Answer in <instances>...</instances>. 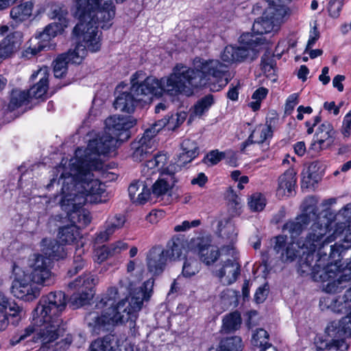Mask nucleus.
Segmentation results:
<instances>
[{
    "mask_svg": "<svg viewBox=\"0 0 351 351\" xmlns=\"http://www.w3.org/2000/svg\"><path fill=\"white\" fill-rule=\"evenodd\" d=\"M261 69L267 76H274L276 72V60L274 56L269 53H265L261 58Z\"/></svg>",
    "mask_w": 351,
    "mask_h": 351,
    "instance_id": "nucleus-46",
    "label": "nucleus"
},
{
    "mask_svg": "<svg viewBox=\"0 0 351 351\" xmlns=\"http://www.w3.org/2000/svg\"><path fill=\"white\" fill-rule=\"evenodd\" d=\"M201 224L199 219L193 220L192 221H184L181 224L177 225L174 227L176 232H183L189 230L193 227H197Z\"/></svg>",
    "mask_w": 351,
    "mask_h": 351,
    "instance_id": "nucleus-57",
    "label": "nucleus"
},
{
    "mask_svg": "<svg viewBox=\"0 0 351 351\" xmlns=\"http://www.w3.org/2000/svg\"><path fill=\"white\" fill-rule=\"evenodd\" d=\"M101 1H98L97 8H94L91 12V21L97 23L102 29H108L112 25V20L115 16V5L112 0H106L103 4ZM115 1L119 3H123L124 0Z\"/></svg>",
    "mask_w": 351,
    "mask_h": 351,
    "instance_id": "nucleus-15",
    "label": "nucleus"
},
{
    "mask_svg": "<svg viewBox=\"0 0 351 351\" xmlns=\"http://www.w3.org/2000/svg\"><path fill=\"white\" fill-rule=\"evenodd\" d=\"M319 37V32L316 26L310 32L309 38L307 43L306 49H311L315 44Z\"/></svg>",
    "mask_w": 351,
    "mask_h": 351,
    "instance_id": "nucleus-61",
    "label": "nucleus"
},
{
    "mask_svg": "<svg viewBox=\"0 0 351 351\" xmlns=\"http://www.w3.org/2000/svg\"><path fill=\"white\" fill-rule=\"evenodd\" d=\"M49 75L47 68L40 69L32 73L31 80L34 81L38 77L39 80L27 90L31 99L41 98L45 95L49 88Z\"/></svg>",
    "mask_w": 351,
    "mask_h": 351,
    "instance_id": "nucleus-22",
    "label": "nucleus"
},
{
    "mask_svg": "<svg viewBox=\"0 0 351 351\" xmlns=\"http://www.w3.org/2000/svg\"><path fill=\"white\" fill-rule=\"evenodd\" d=\"M230 77L228 66L219 60L195 58L193 68L176 64L168 76L160 80L138 71L131 76L130 90L140 97L141 101L147 97H161L164 93L189 97L195 89L206 85H209L210 90L219 91L228 84Z\"/></svg>",
    "mask_w": 351,
    "mask_h": 351,
    "instance_id": "nucleus-1",
    "label": "nucleus"
},
{
    "mask_svg": "<svg viewBox=\"0 0 351 351\" xmlns=\"http://www.w3.org/2000/svg\"><path fill=\"white\" fill-rule=\"evenodd\" d=\"M186 117V112H180L160 120L165 123V127L167 126L169 130H174L184 122Z\"/></svg>",
    "mask_w": 351,
    "mask_h": 351,
    "instance_id": "nucleus-44",
    "label": "nucleus"
},
{
    "mask_svg": "<svg viewBox=\"0 0 351 351\" xmlns=\"http://www.w3.org/2000/svg\"><path fill=\"white\" fill-rule=\"evenodd\" d=\"M84 254V250L82 246L78 247L75 250L73 257V265L71 269L68 271V275L71 277L82 270L85 265V261L82 257Z\"/></svg>",
    "mask_w": 351,
    "mask_h": 351,
    "instance_id": "nucleus-47",
    "label": "nucleus"
},
{
    "mask_svg": "<svg viewBox=\"0 0 351 351\" xmlns=\"http://www.w3.org/2000/svg\"><path fill=\"white\" fill-rule=\"evenodd\" d=\"M164 127L165 123L162 121L158 120L145 130L143 135L140 139L144 140L147 143H150L152 145L155 146L154 137Z\"/></svg>",
    "mask_w": 351,
    "mask_h": 351,
    "instance_id": "nucleus-43",
    "label": "nucleus"
},
{
    "mask_svg": "<svg viewBox=\"0 0 351 351\" xmlns=\"http://www.w3.org/2000/svg\"><path fill=\"white\" fill-rule=\"evenodd\" d=\"M267 93L268 90L266 88L261 87L254 91L252 97L256 101H261L266 97Z\"/></svg>",
    "mask_w": 351,
    "mask_h": 351,
    "instance_id": "nucleus-63",
    "label": "nucleus"
},
{
    "mask_svg": "<svg viewBox=\"0 0 351 351\" xmlns=\"http://www.w3.org/2000/svg\"><path fill=\"white\" fill-rule=\"evenodd\" d=\"M221 267L214 271L215 276L224 285L235 282L241 273V265L235 258H228L221 261Z\"/></svg>",
    "mask_w": 351,
    "mask_h": 351,
    "instance_id": "nucleus-17",
    "label": "nucleus"
},
{
    "mask_svg": "<svg viewBox=\"0 0 351 351\" xmlns=\"http://www.w3.org/2000/svg\"><path fill=\"white\" fill-rule=\"evenodd\" d=\"M268 7L265 10L266 16L272 18L278 25L290 14V10L285 4L286 0H266Z\"/></svg>",
    "mask_w": 351,
    "mask_h": 351,
    "instance_id": "nucleus-24",
    "label": "nucleus"
},
{
    "mask_svg": "<svg viewBox=\"0 0 351 351\" xmlns=\"http://www.w3.org/2000/svg\"><path fill=\"white\" fill-rule=\"evenodd\" d=\"M3 309H8V313L10 316L12 317H18L20 319L22 316L23 308L15 302L9 301L8 299H7V304L4 306H2L1 310L3 311Z\"/></svg>",
    "mask_w": 351,
    "mask_h": 351,
    "instance_id": "nucleus-54",
    "label": "nucleus"
},
{
    "mask_svg": "<svg viewBox=\"0 0 351 351\" xmlns=\"http://www.w3.org/2000/svg\"><path fill=\"white\" fill-rule=\"evenodd\" d=\"M184 248L182 241L180 239H173L170 241L165 249V254L168 260H176L179 258Z\"/></svg>",
    "mask_w": 351,
    "mask_h": 351,
    "instance_id": "nucleus-42",
    "label": "nucleus"
},
{
    "mask_svg": "<svg viewBox=\"0 0 351 351\" xmlns=\"http://www.w3.org/2000/svg\"><path fill=\"white\" fill-rule=\"evenodd\" d=\"M99 0H75L72 8L73 16L79 23L73 30L79 43L73 51L58 56L53 62V73L56 78L62 77L66 73L69 62L80 64L86 56L87 51L97 52L101 48V38L95 21H91V12L97 8Z\"/></svg>",
    "mask_w": 351,
    "mask_h": 351,
    "instance_id": "nucleus-5",
    "label": "nucleus"
},
{
    "mask_svg": "<svg viewBox=\"0 0 351 351\" xmlns=\"http://www.w3.org/2000/svg\"><path fill=\"white\" fill-rule=\"evenodd\" d=\"M164 215H165V213L162 210H153L146 217V219L152 223H156L160 219H162L164 217Z\"/></svg>",
    "mask_w": 351,
    "mask_h": 351,
    "instance_id": "nucleus-59",
    "label": "nucleus"
},
{
    "mask_svg": "<svg viewBox=\"0 0 351 351\" xmlns=\"http://www.w3.org/2000/svg\"><path fill=\"white\" fill-rule=\"evenodd\" d=\"M117 347V340L112 335H107L98 338L90 346V351H114Z\"/></svg>",
    "mask_w": 351,
    "mask_h": 351,
    "instance_id": "nucleus-36",
    "label": "nucleus"
},
{
    "mask_svg": "<svg viewBox=\"0 0 351 351\" xmlns=\"http://www.w3.org/2000/svg\"><path fill=\"white\" fill-rule=\"evenodd\" d=\"M317 163L312 162L308 169L302 173V184L306 185V187L313 186L314 183L317 182V175L315 172Z\"/></svg>",
    "mask_w": 351,
    "mask_h": 351,
    "instance_id": "nucleus-49",
    "label": "nucleus"
},
{
    "mask_svg": "<svg viewBox=\"0 0 351 351\" xmlns=\"http://www.w3.org/2000/svg\"><path fill=\"white\" fill-rule=\"evenodd\" d=\"M268 332L263 328H258L256 330V332H254L252 335V343L254 346L260 348L265 346L266 343H269L268 342Z\"/></svg>",
    "mask_w": 351,
    "mask_h": 351,
    "instance_id": "nucleus-50",
    "label": "nucleus"
},
{
    "mask_svg": "<svg viewBox=\"0 0 351 351\" xmlns=\"http://www.w3.org/2000/svg\"><path fill=\"white\" fill-rule=\"evenodd\" d=\"M145 160V163L142 165L141 172L145 177L148 178L155 173L158 169L154 157L151 159L147 158Z\"/></svg>",
    "mask_w": 351,
    "mask_h": 351,
    "instance_id": "nucleus-53",
    "label": "nucleus"
},
{
    "mask_svg": "<svg viewBox=\"0 0 351 351\" xmlns=\"http://www.w3.org/2000/svg\"><path fill=\"white\" fill-rule=\"evenodd\" d=\"M176 182L174 173L167 171L154 183L152 194L156 197H163L171 191Z\"/></svg>",
    "mask_w": 351,
    "mask_h": 351,
    "instance_id": "nucleus-25",
    "label": "nucleus"
},
{
    "mask_svg": "<svg viewBox=\"0 0 351 351\" xmlns=\"http://www.w3.org/2000/svg\"><path fill=\"white\" fill-rule=\"evenodd\" d=\"M296 171L293 168L287 169L278 178V186L276 190L277 195L282 198L293 195L296 184Z\"/></svg>",
    "mask_w": 351,
    "mask_h": 351,
    "instance_id": "nucleus-23",
    "label": "nucleus"
},
{
    "mask_svg": "<svg viewBox=\"0 0 351 351\" xmlns=\"http://www.w3.org/2000/svg\"><path fill=\"white\" fill-rule=\"evenodd\" d=\"M335 220L337 222L335 225L332 232L327 237L325 235L322 239L318 253L320 256L317 260V267L320 264H324L327 259L332 258V261H336V258L339 259L341 253L348 250L345 248L346 243H336L331 245H328V244L341 235H343V239H345L346 230L351 224V203L346 204L339 211L335 216Z\"/></svg>",
    "mask_w": 351,
    "mask_h": 351,
    "instance_id": "nucleus-10",
    "label": "nucleus"
},
{
    "mask_svg": "<svg viewBox=\"0 0 351 351\" xmlns=\"http://www.w3.org/2000/svg\"><path fill=\"white\" fill-rule=\"evenodd\" d=\"M31 272L27 276L37 285L50 286L55 282V275L51 271V263L46 256L34 254L28 259Z\"/></svg>",
    "mask_w": 351,
    "mask_h": 351,
    "instance_id": "nucleus-11",
    "label": "nucleus"
},
{
    "mask_svg": "<svg viewBox=\"0 0 351 351\" xmlns=\"http://www.w3.org/2000/svg\"><path fill=\"white\" fill-rule=\"evenodd\" d=\"M154 158L158 165V169H162L167 162V156L166 154L160 153L154 156Z\"/></svg>",
    "mask_w": 351,
    "mask_h": 351,
    "instance_id": "nucleus-64",
    "label": "nucleus"
},
{
    "mask_svg": "<svg viewBox=\"0 0 351 351\" xmlns=\"http://www.w3.org/2000/svg\"><path fill=\"white\" fill-rule=\"evenodd\" d=\"M32 3L25 2L13 7L10 10V16L16 22H21L26 20L32 14Z\"/></svg>",
    "mask_w": 351,
    "mask_h": 351,
    "instance_id": "nucleus-39",
    "label": "nucleus"
},
{
    "mask_svg": "<svg viewBox=\"0 0 351 351\" xmlns=\"http://www.w3.org/2000/svg\"><path fill=\"white\" fill-rule=\"evenodd\" d=\"M241 324V314L238 311H234L226 315L222 319L221 332L228 334L237 330Z\"/></svg>",
    "mask_w": 351,
    "mask_h": 351,
    "instance_id": "nucleus-35",
    "label": "nucleus"
},
{
    "mask_svg": "<svg viewBox=\"0 0 351 351\" xmlns=\"http://www.w3.org/2000/svg\"><path fill=\"white\" fill-rule=\"evenodd\" d=\"M12 274L14 280L11 290L13 295L24 301H33L40 295V289L38 285L31 281L27 275H25L21 268L15 263L12 265Z\"/></svg>",
    "mask_w": 351,
    "mask_h": 351,
    "instance_id": "nucleus-12",
    "label": "nucleus"
},
{
    "mask_svg": "<svg viewBox=\"0 0 351 351\" xmlns=\"http://www.w3.org/2000/svg\"><path fill=\"white\" fill-rule=\"evenodd\" d=\"M57 32L58 26L56 25H48L45 29L42 32L39 33L38 36L36 37V39L40 40L37 43V46L28 47L25 50L23 56L29 59L43 50L49 49L51 46L49 41L51 38H54L57 35Z\"/></svg>",
    "mask_w": 351,
    "mask_h": 351,
    "instance_id": "nucleus-19",
    "label": "nucleus"
},
{
    "mask_svg": "<svg viewBox=\"0 0 351 351\" xmlns=\"http://www.w3.org/2000/svg\"><path fill=\"white\" fill-rule=\"evenodd\" d=\"M214 104V97L212 95H207L199 99L194 105L191 114L195 117H201L208 111Z\"/></svg>",
    "mask_w": 351,
    "mask_h": 351,
    "instance_id": "nucleus-41",
    "label": "nucleus"
},
{
    "mask_svg": "<svg viewBox=\"0 0 351 351\" xmlns=\"http://www.w3.org/2000/svg\"><path fill=\"white\" fill-rule=\"evenodd\" d=\"M268 291L265 287H260L257 289L255 295L254 300L256 303H262L266 299Z\"/></svg>",
    "mask_w": 351,
    "mask_h": 351,
    "instance_id": "nucleus-60",
    "label": "nucleus"
},
{
    "mask_svg": "<svg viewBox=\"0 0 351 351\" xmlns=\"http://www.w3.org/2000/svg\"><path fill=\"white\" fill-rule=\"evenodd\" d=\"M271 136L272 130L270 125H258L252 132L247 139L242 143L241 149L243 152H246V149L249 145L254 143L263 144Z\"/></svg>",
    "mask_w": 351,
    "mask_h": 351,
    "instance_id": "nucleus-27",
    "label": "nucleus"
},
{
    "mask_svg": "<svg viewBox=\"0 0 351 351\" xmlns=\"http://www.w3.org/2000/svg\"><path fill=\"white\" fill-rule=\"evenodd\" d=\"M200 270V263L193 258H186L182 266V274L185 278H191Z\"/></svg>",
    "mask_w": 351,
    "mask_h": 351,
    "instance_id": "nucleus-45",
    "label": "nucleus"
},
{
    "mask_svg": "<svg viewBox=\"0 0 351 351\" xmlns=\"http://www.w3.org/2000/svg\"><path fill=\"white\" fill-rule=\"evenodd\" d=\"M125 221V216L123 214L114 213L110 215L103 227L96 234V243H102L108 241L117 230L124 226Z\"/></svg>",
    "mask_w": 351,
    "mask_h": 351,
    "instance_id": "nucleus-16",
    "label": "nucleus"
},
{
    "mask_svg": "<svg viewBox=\"0 0 351 351\" xmlns=\"http://www.w3.org/2000/svg\"><path fill=\"white\" fill-rule=\"evenodd\" d=\"M118 140L104 130L101 135L91 140L86 149L77 148L75 156L69 161V171L72 175L79 173L80 176L89 174L91 178H97L90 173L91 169H101L103 162L99 159L100 155H106L115 150Z\"/></svg>",
    "mask_w": 351,
    "mask_h": 351,
    "instance_id": "nucleus-8",
    "label": "nucleus"
},
{
    "mask_svg": "<svg viewBox=\"0 0 351 351\" xmlns=\"http://www.w3.org/2000/svg\"><path fill=\"white\" fill-rule=\"evenodd\" d=\"M325 333L335 341H346L345 338L351 336V316H346L339 321L330 322L327 326Z\"/></svg>",
    "mask_w": 351,
    "mask_h": 351,
    "instance_id": "nucleus-20",
    "label": "nucleus"
},
{
    "mask_svg": "<svg viewBox=\"0 0 351 351\" xmlns=\"http://www.w3.org/2000/svg\"><path fill=\"white\" fill-rule=\"evenodd\" d=\"M225 157L223 152H220L218 150H213L209 152L204 158V162L210 165H217Z\"/></svg>",
    "mask_w": 351,
    "mask_h": 351,
    "instance_id": "nucleus-55",
    "label": "nucleus"
},
{
    "mask_svg": "<svg viewBox=\"0 0 351 351\" xmlns=\"http://www.w3.org/2000/svg\"><path fill=\"white\" fill-rule=\"evenodd\" d=\"M167 261L165 248L160 245L154 246L147 253V270L153 275H159L164 271Z\"/></svg>",
    "mask_w": 351,
    "mask_h": 351,
    "instance_id": "nucleus-18",
    "label": "nucleus"
},
{
    "mask_svg": "<svg viewBox=\"0 0 351 351\" xmlns=\"http://www.w3.org/2000/svg\"><path fill=\"white\" fill-rule=\"evenodd\" d=\"M181 148L185 154H188L191 159H194L198 155V147L194 141L185 139L181 143Z\"/></svg>",
    "mask_w": 351,
    "mask_h": 351,
    "instance_id": "nucleus-51",
    "label": "nucleus"
},
{
    "mask_svg": "<svg viewBox=\"0 0 351 351\" xmlns=\"http://www.w3.org/2000/svg\"><path fill=\"white\" fill-rule=\"evenodd\" d=\"M328 224H315L311 231L305 240H301L298 243L299 247L306 248L308 253L300 267L304 272H311L315 281L326 282L329 281L324 287V291L329 293H337L341 292L347 287V283L351 280L350 275L344 274L341 275L337 280L330 281L336 276V270L339 266L342 254L339 259L332 261V258L327 259L324 264L316 266L319 258V249L321 247L322 238L326 235Z\"/></svg>",
    "mask_w": 351,
    "mask_h": 351,
    "instance_id": "nucleus-6",
    "label": "nucleus"
},
{
    "mask_svg": "<svg viewBox=\"0 0 351 351\" xmlns=\"http://www.w3.org/2000/svg\"><path fill=\"white\" fill-rule=\"evenodd\" d=\"M136 123V121L130 117L111 116L105 121V128L107 134L116 137L118 141L128 140L130 136L129 130Z\"/></svg>",
    "mask_w": 351,
    "mask_h": 351,
    "instance_id": "nucleus-14",
    "label": "nucleus"
},
{
    "mask_svg": "<svg viewBox=\"0 0 351 351\" xmlns=\"http://www.w3.org/2000/svg\"><path fill=\"white\" fill-rule=\"evenodd\" d=\"M35 311V309L34 310ZM34 312V311H33ZM34 315V313H32V315ZM32 320L34 321V319H32ZM33 324L34 325H30L29 326H27V328H25L24 329V330L21 331L20 334H19L18 337H14L12 339V343L13 345H15L19 342H21V341H23L25 339H26L28 337H29L31 335L33 334V332L35 331V328L34 326H36L38 328H40L39 329L41 328V327L40 326H36V324H34V323L33 322ZM39 331L37 332V333Z\"/></svg>",
    "mask_w": 351,
    "mask_h": 351,
    "instance_id": "nucleus-52",
    "label": "nucleus"
},
{
    "mask_svg": "<svg viewBox=\"0 0 351 351\" xmlns=\"http://www.w3.org/2000/svg\"><path fill=\"white\" fill-rule=\"evenodd\" d=\"M119 286L121 292L130 293V300L123 299L115 304L119 298L118 289L110 288L97 304L99 308H104L102 314L91 312L85 318L93 332L99 334L101 330H108V326L118 324L128 323L130 328H134L138 313L143 302L148 300L151 296L153 281L147 280L142 287L134 289L133 284L128 278H125L120 280Z\"/></svg>",
    "mask_w": 351,
    "mask_h": 351,
    "instance_id": "nucleus-2",
    "label": "nucleus"
},
{
    "mask_svg": "<svg viewBox=\"0 0 351 351\" xmlns=\"http://www.w3.org/2000/svg\"><path fill=\"white\" fill-rule=\"evenodd\" d=\"M132 148L134 149L132 155L133 160L141 162L151 156L152 153L155 149V146L152 145L150 143H147L144 140L139 139L132 143Z\"/></svg>",
    "mask_w": 351,
    "mask_h": 351,
    "instance_id": "nucleus-33",
    "label": "nucleus"
},
{
    "mask_svg": "<svg viewBox=\"0 0 351 351\" xmlns=\"http://www.w3.org/2000/svg\"><path fill=\"white\" fill-rule=\"evenodd\" d=\"M197 247L199 258L206 265L213 264L220 256L219 250L207 242L198 243Z\"/></svg>",
    "mask_w": 351,
    "mask_h": 351,
    "instance_id": "nucleus-32",
    "label": "nucleus"
},
{
    "mask_svg": "<svg viewBox=\"0 0 351 351\" xmlns=\"http://www.w3.org/2000/svg\"><path fill=\"white\" fill-rule=\"evenodd\" d=\"M41 245L43 252L53 260L63 259L68 253V248L54 239H43Z\"/></svg>",
    "mask_w": 351,
    "mask_h": 351,
    "instance_id": "nucleus-26",
    "label": "nucleus"
},
{
    "mask_svg": "<svg viewBox=\"0 0 351 351\" xmlns=\"http://www.w3.org/2000/svg\"><path fill=\"white\" fill-rule=\"evenodd\" d=\"M315 346L316 351H345L348 348V345L346 341H335L326 334L324 337L315 338Z\"/></svg>",
    "mask_w": 351,
    "mask_h": 351,
    "instance_id": "nucleus-31",
    "label": "nucleus"
},
{
    "mask_svg": "<svg viewBox=\"0 0 351 351\" xmlns=\"http://www.w3.org/2000/svg\"><path fill=\"white\" fill-rule=\"evenodd\" d=\"M58 238L64 244H72L80 238V229L75 225H67L59 228Z\"/></svg>",
    "mask_w": 351,
    "mask_h": 351,
    "instance_id": "nucleus-37",
    "label": "nucleus"
},
{
    "mask_svg": "<svg viewBox=\"0 0 351 351\" xmlns=\"http://www.w3.org/2000/svg\"><path fill=\"white\" fill-rule=\"evenodd\" d=\"M99 282L97 275L86 274L69 284L71 289H82V292L74 293L70 298L73 308H80L88 302L93 296L92 289Z\"/></svg>",
    "mask_w": 351,
    "mask_h": 351,
    "instance_id": "nucleus-13",
    "label": "nucleus"
},
{
    "mask_svg": "<svg viewBox=\"0 0 351 351\" xmlns=\"http://www.w3.org/2000/svg\"><path fill=\"white\" fill-rule=\"evenodd\" d=\"M248 205L252 211H261L266 206V199L262 193H255L250 196Z\"/></svg>",
    "mask_w": 351,
    "mask_h": 351,
    "instance_id": "nucleus-48",
    "label": "nucleus"
},
{
    "mask_svg": "<svg viewBox=\"0 0 351 351\" xmlns=\"http://www.w3.org/2000/svg\"><path fill=\"white\" fill-rule=\"evenodd\" d=\"M298 103V95L296 93L290 95L285 105V109L287 111L291 110Z\"/></svg>",
    "mask_w": 351,
    "mask_h": 351,
    "instance_id": "nucleus-62",
    "label": "nucleus"
},
{
    "mask_svg": "<svg viewBox=\"0 0 351 351\" xmlns=\"http://www.w3.org/2000/svg\"><path fill=\"white\" fill-rule=\"evenodd\" d=\"M302 211L300 215L294 220L287 221L282 227V231L290 235L292 242H287V236L279 235L275 237L274 249L277 254H280V258L283 262L293 261L298 256H300V251L302 250L300 263H302L308 250L306 248L299 247L298 243L306 239L315 224H328L326 235L332 230V221L326 217L318 219L317 208L313 197L305 199Z\"/></svg>",
    "mask_w": 351,
    "mask_h": 351,
    "instance_id": "nucleus-7",
    "label": "nucleus"
},
{
    "mask_svg": "<svg viewBox=\"0 0 351 351\" xmlns=\"http://www.w3.org/2000/svg\"><path fill=\"white\" fill-rule=\"evenodd\" d=\"M218 232L221 237L233 241L237 237V230L230 219L221 220L218 223Z\"/></svg>",
    "mask_w": 351,
    "mask_h": 351,
    "instance_id": "nucleus-38",
    "label": "nucleus"
},
{
    "mask_svg": "<svg viewBox=\"0 0 351 351\" xmlns=\"http://www.w3.org/2000/svg\"><path fill=\"white\" fill-rule=\"evenodd\" d=\"M14 45L9 40H4L0 43V58H6L12 53Z\"/></svg>",
    "mask_w": 351,
    "mask_h": 351,
    "instance_id": "nucleus-56",
    "label": "nucleus"
},
{
    "mask_svg": "<svg viewBox=\"0 0 351 351\" xmlns=\"http://www.w3.org/2000/svg\"><path fill=\"white\" fill-rule=\"evenodd\" d=\"M335 133L330 123L324 122L318 127L311 148L318 152L323 149L325 143H327V145H331L334 142Z\"/></svg>",
    "mask_w": 351,
    "mask_h": 351,
    "instance_id": "nucleus-21",
    "label": "nucleus"
},
{
    "mask_svg": "<svg viewBox=\"0 0 351 351\" xmlns=\"http://www.w3.org/2000/svg\"><path fill=\"white\" fill-rule=\"evenodd\" d=\"M90 176L64 172L58 180V184H62L61 208L66 213L71 224L78 229L87 226L91 221L90 212L83 208L86 202L99 204L107 201L106 184Z\"/></svg>",
    "mask_w": 351,
    "mask_h": 351,
    "instance_id": "nucleus-3",
    "label": "nucleus"
},
{
    "mask_svg": "<svg viewBox=\"0 0 351 351\" xmlns=\"http://www.w3.org/2000/svg\"><path fill=\"white\" fill-rule=\"evenodd\" d=\"M128 193L131 201L133 203L144 204L151 195L149 189L145 185L143 181H135L129 186Z\"/></svg>",
    "mask_w": 351,
    "mask_h": 351,
    "instance_id": "nucleus-30",
    "label": "nucleus"
},
{
    "mask_svg": "<svg viewBox=\"0 0 351 351\" xmlns=\"http://www.w3.org/2000/svg\"><path fill=\"white\" fill-rule=\"evenodd\" d=\"M280 25L269 16L263 12V16L256 20L252 25V32L254 34L246 32L239 38V42L244 45L241 47L228 45L225 47L221 55L223 62L228 63L241 62L244 61L251 53L256 50V47L263 44V39L258 35L268 34L277 31Z\"/></svg>",
    "mask_w": 351,
    "mask_h": 351,
    "instance_id": "nucleus-9",
    "label": "nucleus"
},
{
    "mask_svg": "<svg viewBox=\"0 0 351 351\" xmlns=\"http://www.w3.org/2000/svg\"><path fill=\"white\" fill-rule=\"evenodd\" d=\"M66 306V296L62 291L51 292L40 299L33 315L34 324L41 327L33 337L34 342L42 343L38 351H64L71 344V335L57 341L66 331V324L61 317Z\"/></svg>",
    "mask_w": 351,
    "mask_h": 351,
    "instance_id": "nucleus-4",
    "label": "nucleus"
},
{
    "mask_svg": "<svg viewBox=\"0 0 351 351\" xmlns=\"http://www.w3.org/2000/svg\"><path fill=\"white\" fill-rule=\"evenodd\" d=\"M130 90L123 91L117 96L113 104L117 110L128 113L134 112L136 104L141 101V99L132 93L130 89Z\"/></svg>",
    "mask_w": 351,
    "mask_h": 351,
    "instance_id": "nucleus-29",
    "label": "nucleus"
},
{
    "mask_svg": "<svg viewBox=\"0 0 351 351\" xmlns=\"http://www.w3.org/2000/svg\"><path fill=\"white\" fill-rule=\"evenodd\" d=\"M30 99L27 90H14L11 95L8 108L11 111L14 110L22 106L27 105Z\"/></svg>",
    "mask_w": 351,
    "mask_h": 351,
    "instance_id": "nucleus-40",
    "label": "nucleus"
},
{
    "mask_svg": "<svg viewBox=\"0 0 351 351\" xmlns=\"http://www.w3.org/2000/svg\"><path fill=\"white\" fill-rule=\"evenodd\" d=\"M243 345L239 336H233L222 339L217 347L211 346L208 351H241Z\"/></svg>",
    "mask_w": 351,
    "mask_h": 351,
    "instance_id": "nucleus-34",
    "label": "nucleus"
},
{
    "mask_svg": "<svg viewBox=\"0 0 351 351\" xmlns=\"http://www.w3.org/2000/svg\"><path fill=\"white\" fill-rule=\"evenodd\" d=\"M128 247V243L118 241L109 245H103L98 247L95 251V258L97 263H102L107 260L108 258L120 254L121 252L127 250Z\"/></svg>",
    "mask_w": 351,
    "mask_h": 351,
    "instance_id": "nucleus-28",
    "label": "nucleus"
},
{
    "mask_svg": "<svg viewBox=\"0 0 351 351\" xmlns=\"http://www.w3.org/2000/svg\"><path fill=\"white\" fill-rule=\"evenodd\" d=\"M341 132L345 138H348L351 132V110L343 119Z\"/></svg>",
    "mask_w": 351,
    "mask_h": 351,
    "instance_id": "nucleus-58",
    "label": "nucleus"
}]
</instances>
